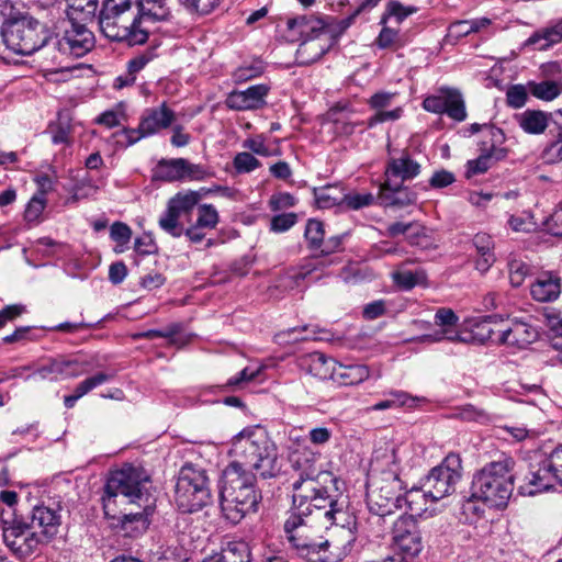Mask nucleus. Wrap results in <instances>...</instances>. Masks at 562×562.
Returning <instances> with one entry per match:
<instances>
[{"mask_svg": "<svg viewBox=\"0 0 562 562\" xmlns=\"http://www.w3.org/2000/svg\"><path fill=\"white\" fill-rule=\"evenodd\" d=\"M324 34L325 31L321 29L315 38L305 41L300 45L296 57L301 64L314 63L326 53L327 48L319 43V37Z\"/></svg>", "mask_w": 562, "mask_h": 562, "instance_id": "39", "label": "nucleus"}, {"mask_svg": "<svg viewBox=\"0 0 562 562\" xmlns=\"http://www.w3.org/2000/svg\"><path fill=\"white\" fill-rule=\"evenodd\" d=\"M519 127L527 134H542L551 121L558 128L557 139L547 148L546 154L552 159L562 160V109L554 113L540 110H526L515 116Z\"/></svg>", "mask_w": 562, "mask_h": 562, "instance_id": "10", "label": "nucleus"}, {"mask_svg": "<svg viewBox=\"0 0 562 562\" xmlns=\"http://www.w3.org/2000/svg\"><path fill=\"white\" fill-rule=\"evenodd\" d=\"M394 284L401 290L409 291L426 280L424 270H397L392 273Z\"/></svg>", "mask_w": 562, "mask_h": 562, "instance_id": "43", "label": "nucleus"}, {"mask_svg": "<svg viewBox=\"0 0 562 562\" xmlns=\"http://www.w3.org/2000/svg\"><path fill=\"white\" fill-rule=\"evenodd\" d=\"M171 18L165 0H104L98 15L102 34L111 41L128 46L142 45L148 40L147 23Z\"/></svg>", "mask_w": 562, "mask_h": 562, "instance_id": "2", "label": "nucleus"}, {"mask_svg": "<svg viewBox=\"0 0 562 562\" xmlns=\"http://www.w3.org/2000/svg\"><path fill=\"white\" fill-rule=\"evenodd\" d=\"M508 225L514 232L527 233L535 229L536 223L530 214L522 213L520 215H512L508 220Z\"/></svg>", "mask_w": 562, "mask_h": 562, "instance_id": "58", "label": "nucleus"}, {"mask_svg": "<svg viewBox=\"0 0 562 562\" xmlns=\"http://www.w3.org/2000/svg\"><path fill=\"white\" fill-rule=\"evenodd\" d=\"M110 237L119 246H126L131 240L132 229L123 222H114L110 227Z\"/></svg>", "mask_w": 562, "mask_h": 562, "instance_id": "55", "label": "nucleus"}, {"mask_svg": "<svg viewBox=\"0 0 562 562\" xmlns=\"http://www.w3.org/2000/svg\"><path fill=\"white\" fill-rule=\"evenodd\" d=\"M461 470L459 454L449 453L439 465L429 471L423 483L425 492L430 494L431 502L440 501L456 491L461 479Z\"/></svg>", "mask_w": 562, "mask_h": 562, "instance_id": "9", "label": "nucleus"}, {"mask_svg": "<svg viewBox=\"0 0 562 562\" xmlns=\"http://www.w3.org/2000/svg\"><path fill=\"white\" fill-rule=\"evenodd\" d=\"M99 190V186L92 180L89 175H86L76 180L72 187V199L79 200L93 195Z\"/></svg>", "mask_w": 562, "mask_h": 562, "instance_id": "49", "label": "nucleus"}, {"mask_svg": "<svg viewBox=\"0 0 562 562\" xmlns=\"http://www.w3.org/2000/svg\"><path fill=\"white\" fill-rule=\"evenodd\" d=\"M46 207V198L34 194L29 201L24 211V218L27 222H35L40 218Z\"/></svg>", "mask_w": 562, "mask_h": 562, "instance_id": "54", "label": "nucleus"}, {"mask_svg": "<svg viewBox=\"0 0 562 562\" xmlns=\"http://www.w3.org/2000/svg\"><path fill=\"white\" fill-rule=\"evenodd\" d=\"M1 36L9 49L24 56L32 55L53 40L46 24L22 13L4 20Z\"/></svg>", "mask_w": 562, "mask_h": 562, "instance_id": "7", "label": "nucleus"}, {"mask_svg": "<svg viewBox=\"0 0 562 562\" xmlns=\"http://www.w3.org/2000/svg\"><path fill=\"white\" fill-rule=\"evenodd\" d=\"M61 517L58 510L50 507L40 505L32 510L31 529H40V538L42 542H48L59 531Z\"/></svg>", "mask_w": 562, "mask_h": 562, "instance_id": "22", "label": "nucleus"}, {"mask_svg": "<svg viewBox=\"0 0 562 562\" xmlns=\"http://www.w3.org/2000/svg\"><path fill=\"white\" fill-rule=\"evenodd\" d=\"M295 549L299 557L308 562H338L340 561V552L331 549V543L324 539L319 533H311L308 536L296 531V537L288 539Z\"/></svg>", "mask_w": 562, "mask_h": 562, "instance_id": "14", "label": "nucleus"}, {"mask_svg": "<svg viewBox=\"0 0 562 562\" xmlns=\"http://www.w3.org/2000/svg\"><path fill=\"white\" fill-rule=\"evenodd\" d=\"M201 562H251V552L245 541H228L221 552L209 555Z\"/></svg>", "mask_w": 562, "mask_h": 562, "instance_id": "29", "label": "nucleus"}, {"mask_svg": "<svg viewBox=\"0 0 562 562\" xmlns=\"http://www.w3.org/2000/svg\"><path fill=\"white\" fill-rule=\"evenodd\" d=\"M562 41V19L557 21L554 24L543 27L535 32L528 37L524 46H537L539 50H544L554 44Z\"/></svg>", "mask_w": 562, "mask_h": 562, "instance_id": "30", "label": "nucleus"}, {"mask_svg": "<svg viewBox=\"0 0 562 562\" xmlns=\"http://www.w3.org/2000/svg\"><path fill=\"white\" fill-rule=\"evenodd\" d=\"M537 337L538 331L535 327L515 318L510 321L508 327L502 330L499 340L505 345L521 349L532 344Z\"/></svg>", "mask_w": 562, "mask_h": 562, "instance_id": "25", "label": "nucleus"}, {"mask_svg": "<svg viewBox=\"0 0 562 562\" xmlns=\"http://www.w3.org/2000/svg\"><path fill=\"white\" fill-rule=\"evenodd\" d=\"M268 93V87L265 85H256L243 91H232L225 104L228 109L235 111H246L259 109L265 104V98Z\"/></svg>", "mask_w": 562, "mask_h": 562, "instance_id": "23", "label": "nucleus"}, {"mask_svg": "<svg viewBox=\"0 0 562 562\" xmlns=\"http://www.w3.org/2000/svg\"><path fill=\"white\" fill-rule=\"evenodd\" d=\"M291 465L296 474L292 483L293 499L323 504L326 499L323 495L330 491L329 485H336L337 479L331 472L323 469L319 454L310 450L294 452L291 456Z\"/></svg>", "mask_w": 562, "mask_h": 562, "instance_id": "5", "label": "nucleus"}, {"mask_svg": "<svg viewBox=\"0 0 562 562\" xmlns=\"http://www.w3.org/2000/svg\"><path fill=\"white\" fill-rule=\"evenodd\" d=\"M387 398L378 402L373 405L372 409L374 411H384L395 406H405L408 405L409 401L413 398L403 391H392L387 394Z\"/></svg>", "mask_w": 562, "mask_h": 562, "instance_id": "50", "label": "nucleus"}, {"mask_svg": "<svg viewBox=\"0 0 562 562\" xmlns=\"http://www.w3.org/2000/svg\"><path fill=\"white\" fill-rule=\"evenodd\" d=\"M530 294L538 302L555 301L561 294V278L553 272H542L531 284Z\"/></svg>", "mask_w": 562, "mask_h": 562, "instance_id": "26", "label": "nucleus"}, {"mask_svg": "<svg viewBox=\"0 0 562 562\" xmlns=\"http://www.w3.org/2000/svg\"><path fill=\"white\" fill-rule=\"evenodd\" d=\"M2 538L5 546L15 554L26 557L37 549L42 540L38 533L26 524H9L1 518Z\"/></svg>", "mask_w": 562, "mask_h": 562, "instance_id": "15", "label": "nucleus"}, {"mask_svg": "<svg viewBox=\"0 0 562 562\" xmlns=\"http://www.w3.org/2000/svg\"><path fill=\"white\" fill-rule=\"evenodd\" d=\"M456 181V177L452 172L440 169L434 172L431 178L429 179V186L434 189H442Z\"/></svg>", "mask_w": 562, "mask_h": 562, "instance_id": "63", "label": "nucleus"}, {"mask_svg": "<svg viewBox=\"0 0 562 562\" xmlns=\"http://www.w3.org/2000/svg\"><path fill=\"white\" fill-rule=\"evenodd\" d=\"M374 198L371 193H346L344 203L348 209L360 210L372 204Z\"/></svg>", "mask_w": 562, "mask_h": 562, "instance_id": "56", "label": "nucleus"}, {"mask_svg": "<svg viewBox=\"0 0 562 562\" xmlns=\"http://www.w3.org/2000/svg\"><path fill=\"white\" fill-rule=\"evenodd\" d=\"M151 481L148 472L142 467L124 464L111 473L105 485L104 513L110 516L112 498L120 497V505L134 506L143 502L156 501L150 492Z\"/></svg>", "mask_w": 562, "mask_h": 562, "instance_id": "6", "label": "nucleus"}, {"mask_svg": "<svg viewBox=\"0 0 562 562\" xmlns=\"http://www.w3.org/2000/svg\"><path fill=\"white\" fill-rule=\"evenodd\" d=\"M263 69H265V67L261 61L254 63L248 66L239 67L235 71L234 77H235L236 81H240V82L247 81V80H250L252 78L260 76L263 72Z\"/></svg>", "mask_w": 562, "mask_h": 562, "instance_id": "59", "label": "nucleus"}, {"mask_svg": "<svg viewBox=\"0 0 562 562\" xmlns=\"http://www.w3.org/2000/svg\"><path fill=\"white\" fill-rule=\"evenodd\" d=\"M430 499V494L425 492L424 483L420 487H413L402 496L411 514L408 516H420L427 510V503Z\"/></svg>", "mask_w": 562, "mask_h": 562, "instance_id": "40", "label": "nucleus"}, {"mask_svg": "<svg viewBox=\"0 0 562 562\" xmlns=\"http://www.w3.org/2000/svg\"><path fill=\"white\" fill-rule=\"evenodd\" d=\"M179 4L189 13L194 15H209L221 4V0H178Z\"/></svg>", "mask_w": 562, "mask_h": 562, "instance_id": "44", "label": "nucleus"}, {"mask_svg": "<svg viewBox=\"0 0 562 562\" xmlns=\"http://www.w3.org/2000/svg\"><path fill=\"white\" fill-rule=\"evenodd\" d=\"M180 216L181 215L167 205V210L158 221L159 227L172 237H180L184 232L183 225L179 222Z\"/></svg>", "mask_w": 562, "mask_h": 562, "instance_id": "45", "label": "nucleus"}, {"mask_svg": "<svg viewBox=\"0 0 562 562\" xmlns=\"http://www.w3.org/2000/svg\"><path fill=\"white\" fill-rule=\"evenodd\" d=\"M505 156L506 150L504 148H497L495 145H492L490 149L483 150L476 159L468 161L467 178L486 172L491 168L493 159L501 160Z\"/></svg>", "mask_w": 562, "mask_h": 562, "instance_id": "32", "label": "nucleus"}, {"mask_svg": "<svg viewBox=\"0 0 562 562\" xmlns=\"http://www.w3.org/2000/svg\"><path fill=\"white\" fill-rule=\"evenodd\" d=\"M70 27L64 31L63 36L54 40V47L59 56L82 57L94 46V35L85 22H69Z\"/></svg>", "mask_w": 562, "mask_h": 562, "instance_id": "13", "label": "nucleus"}, {"mask_svg": "<svg viewBox=\"0 0 562 562\" xmlns=\"http://www.w3.org/2000/svg\"><path fill=\"white\" fill-rule=\"evenodd\" d=\"M420 173V165L411 158L407 153H403L398 158H391L385 169V181L400 179L401 183L412 180Z\"/></svg>", "mask_w": 562, "mask_h": 562, "instance_id": "27", "label": "nucleus"}, {"mask_svg": "<svg viewBox=\"0 0 562 562\" xmlns=\"http://www.w3.org/2000/svg\"><path fill=\"white\" fill-rule=\"evenodd\" d=\"M548 467L557 474L558 483L562 485V446L557 447L548 456Z\"/></svg>", "mask_w": 562, "mask_h": 562, "instance_id": "64", "label": "nucleus"}, {"mask_svg": "<svg viewBox=\"0 0 562 562\" xmlns=\"http://www.w3.org/2000/svg\"><path fill=\"white\" fill-rule=\"evenodd\" d=\"M111 378L112 376L110 374L103 372H99L93 376L87 378L76 386L74 394L66 395L64 397L65 406L67 408H72L79 398H81L83 395H86L97 386L108 382Z\"/></svg>", "mask_w": 562, "mask_h": 562, "instance_id": "37", "label": "nucleus"}, {"mask_svg": "<svg viewBox=\"0 0 562 562\" xmlns=\"http://www.w3.org/2000/svg\"><path fill=\"white\" fill-rule=\"evenodd\" d=\"M458 322L459 316L451 308L440 307L435 313V325L439 326L441 329L432 334H425L413 338L412 341L428 344L440 342L442 340L463 341L460 335L452 330V327H454Z\"/></svg>", "mask_w": 562, "mask_h": 562, "instance_id": "20", "label": "nucleus"}, {"mask_svg": "<svg viewBox=\"0 0 562 562\" xmlns=\"http://www.w3.org/2000/svg\"><path fill=\"white\" fill-rule=\"evenodd\" d=\"M66 15L69 22H89L92 21L97 9L98 0H66Z\"/></svg>", "mask_w": 562, "mask_h": 562, "instance_id": "33", "label": "nucleus"}, {"mask_svg": "<svg viewBox=\"0 0 562 562\" xmlns=\"http://www.w3.org/2000/svg\"><path fill=\"white\" fill-rule=\"evenodd\" d=\"M371 474L367 491V505L376 522L402 507L403 488L394 461V451L384 454L381 460L375 456L371 461Z\"/></svg>", "mask_w": 562, "mask_h": 562, "instance_id": "3", "label": "nucleus"}, {"mask_svg": "<svg viewBox=\"0 0 562 562\" xmlns=\"http://www.w3.org/2000/svg\"><path fill=\"white\" fill-rule=\"evenodd\" d=\"M175 501L182 513H194L211 502L206 472L191 463L184 464L178 474Z\"/></svg>", "mask_w": 562, "mask_h": 562, "instance_id": "8", "label": "nucleus"}, {"mask_svg": "<svg viewBox=\"0 0 562 562\" xmlns=\"http://www.w3.org/2000/svg\"><path fill=\"white\" fill-rule=\"evenodd\" d=\"M323 498H326L323 504H316L313 506L318 507V516H322L324 524L340 526L349 530L350 533H355L358 530V522L353 514L349 513L346 507V501L338 495L330 494L328 491Z\"/></svg>", "mask_w": 562, "mask_h": 562, "instance_id": "19", "label": "nucleus"}, {"mask_svg": "<svg viewBox=\"0 0 562 562\" xmlns=\"http://www.w3.org/2000/svg\"><path fill=\"white\" fill-rule=\"evenodd\" d=\"M177 115L166 102L158 106L147 108L140 115L142 131L148 136L156 135L173 125Z\"/></svg>", "mask_w": 562, "mask_h": 562, "instance_id": "21", "label": "nucleus"}, {"mask_svg": "<svg viewBox=\"0 0 562 562\" xmlns=\"http://www.w3.org/2000/svg\"><path fill=\"white\" fill-rule=\"evenodd\" d=\"M526 481L519 486V493L529 496L548 491L558 483L557 474L548 467V457L538 463L536 470L530 471Z\"/></svg>", "mask_w": 562, "mask_h": 562, "instance_id": "24", "label": "nucleus"}, {"mask_svg": "<svg viewBox=\"0 0 562 562\" xmlns=\"http://www.w3.org/2000/svg\"><path fill=\"white\" fill-rule=\"evenodd\" d=\"M183 169V179L191 181H200L213 176V171L210 168L199 164H191L187 159Z\"/></svg>", "mask_w": 562, "mask_h": 562, "instance_id": "52", "label": "nucleus"}, {"mask_svg": "<svg viewBox=\"0 0 562 562\" xmlns=\"http://www.w3.org/2000/svg\"><path fill=\"white\" fill-rule=\"evenodd\" d=\"M387 13L396 19L397 23H401L408 15L416 13L417 8L413 5L405 7L397 1H391L386 7Z\"/></svg>", "mask_w": 562, "mask_h": 562, "instance_id": "61", "label": "nucleus"}, {"mask_svg": "<svg viewBox=\"0 0 562 562\" xmlns=\"http://www.w3.org/2000/svg\"><path fill=\"white\" fill-rule=\"evenodd\" d=\"M530 93L537 99L551 101L562 92V80H543L529 83Z\"/></svg>", "mask_w": 562, "mask_h": 562, "instance_id": "41", "label": "nucleus"}, {"mask_svg": "<svg viewBox=\"0 0 562 562\" xmlns=\"http://www.w3.org/2000/svg\"><path fill=\"white\" fill-rule=\"evenodd\" d=\"M231 453L235 460L223 471L220 503L225 519L238 524L248 513L256 512L261 501L252 471L262 479H274L282 472V459L276 442L260 426L247 427L236 435Z\"/></svg>", "mask_w": 562, "mask_h": 562, "instance_id": "1", "label": "nucleus"}, {"mask_svg": "<svg viewBox=\"0 0 562 562\" xmlns=\"http://www.w3.org/2000/svg\"><path fill=\"white\" fill-rule=\"evenodd\" d=\"M156 57V54L154 49H147L146 52L137 55L136 57L132 58L127 64V70L132 74H137L142 69L145 68V66L151 61Z\"/></svg>", "mask_w": 562, "mask_h": 562, "instance_id": "62", "label": "nucleus"}, {"mask_svg": "<svg viewBox=\"0 0 562 562\" xmlns=\"http://www.w3.org/2000/svg\"><path fill=\"white\" fill-rule=\"evenodd\" d=\"M456 416L464 422H475L480 424H485L490 422L488 413L479 408L472 404H467L457 409Z\"/></svg>", "mask_w": 562, "mask_h": 562, "instance_id": "47", "label": "nucleus"}, {"mask_svg": "<svg viewBox=\"0 0 562 562\" xmlns=\"http://www.w3.org/2000/svg\"><path fill=\"white\" fill-rule=\"evenodd\" d=\"M184 158L162 159L155 169V178L162 181H178L183 179Z\"/></svg>", "mask_w": 562, "mask_h": 562, "instance_id": "38", "label": "nucleus"}, {"mask_svg": "<svg viewBox=\"0 0 562 562\" xmlns=\"http://www.w3.org/2000/svg\"><path fill=\"white\" fill-rule=\"evenodd\" d=\"M296 214L284 213L272 217L270 228L273 232L282 233L290 229L296 223Z\"/></svg>", "mask_w": 562, "mask_h": 562, "instance_id": "60", "label": "nucleus"}, {"mask_svg": "<svg viewBox=\"0 0 562 562\" xmlns=\"http://www.w3.org/2000/svg\"><path fill=\"white\" fill-rule=\"evenodd\" d=\"M507 104L514 109L522 108L527 101L526 88L521 85L512 86L506 93Z\"/></svg>", "mask_w": 562, "mask_h": 562, "instance_id": "57", "label": "nucleus"}, {"mask_svg": "<svg viewBox=\"0 0 562 562\" xmlns=\"http://www.w3.org/2000/svg\"><path fill=\"white\" fill-rule=\"evenodd\" d=\"M336 261L334 259L327 261L324 258H311L306 260L302 266L294 272L289 273L286 277L282 279V282L284 286L295 284L297 285L301 280H304L308 276H311L314 271L321 270L325 268L328 265L335 263Z\"/></svg>", "mask_w": 562, "mask_h": 562, "instance_id": "36", "label": "nucleus"}, {"mask_svg": "<svg viewBox=\"0 0 562 562\" xmlns=\"http://www.w3.org/2000/svg\"><path fill=\"white\" fill-rule=\"evenodd\" d=\"M515 461L510 457L486 463L474 473L471 496L491 508L503 509L514 492Z\"/></svg>", "mask_w": 562, "mask_h": 562, "instance_id": "4", "label": "nucleus"}, {"mask_svg": "<svg viewBox=\"0 0 562 562\" xmlns=\"http://www.w3.org/2000/svg\"><path fill=\"white\" fill-rule=\"evenodd\" d=\"M201 196L198 191L179 192L168 201L167 205L179 215L187 214L194 209Z\"/></svg>", "mask_w": 562, "mask_h": 562, "instance_id": "42", "label": "nucleus"}, {"mask_svg": "<svg viewBox=\"0 0 562 562\" xmlns=\"http://www.w3.org/2000/svg\"><path fill=\"white\" fill-rule=\"evenodd\" d=\"M508 269L510 284L515 288L520 286L530 273V267L521 260H512L508 263Z\"/></svg>", "mask_w": 562, "mask_h": 562, "instance_id": "51", "label": "nucleus"}, {"mask_svg": "<svg viewBox=\"0 0 562 562\" xmlns=\"http://www.w3.org/2000/svg\"><path fill=\"white\" fill-rule=\"evenodd\" d=\"M234 168L237 172H250L260 166V161L247 151L238 153L234 158Z\"/></svg>", "mask_w": 562, "mask_h": 562, "instance_id": "53", "label": "nucleus"}, {"mask_svg": "<svg viewBox=\"0 0 562 562\" xmlns=\"http://www.w3.org/2000/svg\"><path fill=\"white\" fill-rule=\"evenodd\" d=\"M324 225L321 221L308 220L305 226L304 236L311 248L317 249L324 241Z\"/></svg>", "mask_w": 562, "mask_h": 562, "instance_id": "48", "label": "nucleus"}, {"mask_svg": "<svg viewBox=\"0 0 562 562\" xmlns=\"http://www.w3.org/2000/svg\"><path fill=\"white\" fill-rule=\"evenodd\" d=\"M393 544L407 557L423 550V538L417 521L412 516H401L393 525Z\"/></svg>", "mask_w": 562, "mask_h": 562, "instance_id": "17", "label": "nucleus"}, {"mask_svg": "<svg viewBox=\"0 0 562 562\" xmlns=\"http://www.w3.org/2000/svg\"><path fill=\"white\" fill-rule=\"evenodd\" d=\"M423 108L431 113H446L454 121L462 122L467 117V111L462 94L452 88H441L438 94L424 99Z\"/></svg>", "mask_w": 562, "mask_h": 562, "instance_id": "16", "label": "nucleus"}, {"mask_svg": "<svg viewBox=\"0 0 562 562\" xmlns=\"http://www.w3.org/2000/svg\"><path fill=\"white\" fill-rule=\"evenodd\" d=\"M314 502L293 499V512L284 522V531L288 539L296 537V531L304 536L319 533L325 527L322 516H318V507L313 506Z\"/></svg>", "mask_w": 562, "mask_h": 562, "instance_id": "12", "label": "nucleus"}, {"mask_svg": "<svg viewBox=\"0 0 562 562\" xmlns=\"http://www.w3.org/2000/svg\"><path fill=\"white\" fill-rule=\"evenodd\" d=\"M305 362L307 364L310 373L321 380H333L336 374L338 363L333 358L327 357L323 352L310 353Z\"/></svg>", "mask_w": 562, "mask_h": 562, "instance_id": "31", "label": "nucleus"}, {"mask_svg": "<svg viewBox=\"0 0 562 562\" xmlns=\"http://www.w3.org/2000/svg\"><path fill=\"white\" fill-rule=\"evenodd\" d=\"M370 375V370L367 366H337L334 381L342 385H356L366 381Z\"/></svg>", "mask_w": 562, "mask_h": 562, "instance_id": "35", "label": "nucleus"}, {"mask_svg": "<svg viewBox=\"0 0 562 562\" xmlns=\"http://www.w3.org/2000/svg\"><path fill=\"white\" fill-rule=\"evenodd\" d=\"M379 199L385 206H406L415 203L416 194L404 188L401 182L385 181L380 188Z\"/></svg>", "mask_w": 562, "mask_h": 562, "instance_id": "28", "label": "nucleus"}, {"mask_svg": "<svg viewBox=\"0 0 562 562\" xmlns=\"http://www.w3.org/2000/svg\"><path fill=\"white\" fill-rule=\"evenodd\" d=\"M313 194L315 203L319 209H330L341 205L346 199L345 190L338 184H327L321 188H314Z\"/></svg>", "mask_w": 562, "mask_h": 562, "instance_id": "34", "label": "nucleus"}, {"mask_svg": "<svg viewBox=\"0 0 562 562\" xmlns=\"http://www.w3.org/2000/svg\"><path fill=\"white\" fill-rule=\"evenodd\" d=\"M123 506L124 508L119 515L111 516L112 527L124 537L142 536L150 525V517L156 509V501Z\"/></svg>", "mask_w": 562, "mask_h": 562, "instance_id": "11", "label": "nucleus"}, {"mask_svg": "<svg viewBox=\"0 0 562 562\" xmlns=\"http://www.w3.org/2000/svg\"><path fill=\"white\" fill-rule=\"evenodd\" d=\"M86 362L77 358H68L59 356L49 358L41 364L31 375V378H40L43 380L59 381L65 379L77 378L86 372Z\"/></svg>", "mask_w": 562, "mask_h": 562, "instance_id": "18", "label": "nucleus"}, {"mask_svg": "<svg viewBox=\"0 0 562 562\" xmlns=\"http://www.w3.org/2000/svg\"><path fill=\"white\" fill-rule=\"evenodd\" d=\"M220 216L212 204H201L198 207L195 224L204 229H213L218 224Z\"/></svg>", "mask_w": 562, "mask_h": 562, "instance_id": "46", "label": "nucleus"}]
</instances>
